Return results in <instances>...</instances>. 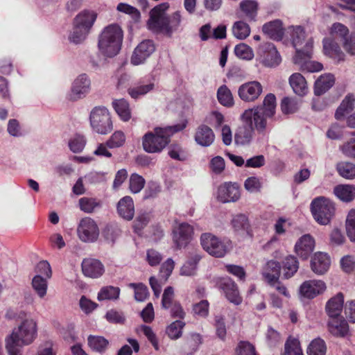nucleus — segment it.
<instances>
[{
  "mask_svg": "<svg viewBox=\"0 0 355 355\" xmlns=\"http://www.w3.org/2000/svg\"><path fill=\"white\" fill-rule=\"evenodd\" d=\"M37 323L33 318L22 320L6 338L9 355H21L22 348L31 345L37 337Z\"/></svg>",
  "mask_w": 355,
  "mask_h": 355,
  "instance_id": "nucleus-1",
  "label": "nucleus"
},
{
  "mask_svg": "<svg viewBox=\"0 0 355 355\" xmlns=\"http://www.w3.org/2000/svg\"><path fill=\"white\" fill-rule=\"evenodd\" d=\"M169 8L170 4L164 2L157 5L150 11L147 27L150 31L171 37L178 30L182 22V13L177 10L168 15L166 12Z\"/></svg>",
  "mask_w": 355,
  "mask_h": 355,
  "instance_id": "nucleus-2",
  "label": "nucleus"
},
{
  "mask_svg": "<svg viewBox=\"0 0 355 355\" xmlns=\"http://www.w3.org/2000/svg\"><path fill=\"white\" fill-rule=\"evenodd\" d=\"M182 122L173 125L156 127L142 137V147L148 153H160L170 144L171 137L186 128Z\"/></svg>",
  "mask_w": 355,
  "mask_h": 355,
  "instance_id": "nucleus-3",
  "label": "nucleus"
},
{
  "mask_svg": "<svg viewBox=\"0 0 355 355\" xmlns=\"http://www.w3.org/2000/svg\"><path fill=\"white\" fill-rule=\"evenodd\" d=\"M123 32L116 24L107 26L98 36V49L104 56L112 58L116 55L122 46Z\"/></svg>",
  "mask_w": 355,
  "mask_h": 355,
  "instance_id": "nucleus-4",
  "label": "nucleus"
},
{
  "mask_svg": "<svg viewBox=\"0 0 355 355\" xmlns=\"http://www.w3.org/2000/svg\"><path fill=\"white\" fill-rule=\"evenodd\" d=\"M311 211L317 223L326 225L329 223L333 217L335 207L330 200L320 196L315 198L311 202Z\"/></svg>",
  "mask_w": 355,
  "mask_h": 355,
  "instance_id": "nucleus-5",
  "label": "nucleus"
},
{
  "mask_svg": "<svg viewBox=\"0 0 355 355\" xmlns=\"http://www.w3.org/2000/svg\"><path fill=\"white\" fill-rule=\"evenodd\" d=\"M200 244L209 254L218 258L223 257L230 248L229 241L222 240L209 232L201 234Z\"/></svg>",
  "mask_w": 355,
  "mask_h": 355,
  "instance_id": "nucleus-6",
  "label": "nucleus"
},
{
  "mask_svg": "<svg viewBox=\"0 0 355 355\" xmlns=\"http://www.w3.org/2000/svg\"><path fill=\"white\" fill-rule=\"evenodd\" d=\"M92 129L97 133L106 135L112 129V122L109 110L105 107H95L89 116Z\"/></svg>",
  "mask_w": 355,
  "mask_h": 355,
  "instance_id": "nucleus-7",
  "label": "nucleus"
},
{
  "mask_svg": "<svg viewBox=\"0 0 355 355\" xmlns=\"http://www.w3.org/2000/svg\"><path fill=\"white\" fill-rule=\"evenodd\" d=\"M272 117L268 116L261 108L253 107L245 110L241 115V120L243 123L252 126L259 133L266 131L268 121Z\"/></svg>",
  "mask_w": 355,
  "mask_h": 355,
  "instance_id": "nucleus-8",
  "label": "nucleus"
},
{
  "mask_svg": "<svg viewBox=\"0 0 355 355\" xmlns=\"http://www.w3.org/2000/svg\"><path fill=\"white\" fill-rule=\"evenodd\" d=\"M257 60L266 67H277L282 62L279 52L270 42L260 44L257 50Z\"/></svg>",
  "mask_w": 355,
  "mask_h": 355,
  "instance_id": "nucleus-9",
  "label": "nucleus"
},
{
  "mask_svg": "<svg viewBox=\"0 0 355 355\" xmlns=\"http://www.w3.org/2000/svg\"><path fill=\"white\" fill-rule=\"evenodd\" d=\"M99 228L96 222L90 217H84L78 223L77 234L85 243H94L99 236Z\"/></svg>",
  "mask_w": 355,
  "mask_h": 355,
  "instance_id": "nucleus-10",
  "label": "nucleus"
},
{
  "mask_svg": "<svg viewBox=\"0 0 355 355\" xmlns=\"http://www.w3.org/2000/svg\"><path fill=\"white\" fill-rule=\"evenodd\" d=\"M91 90V80L86 73L78 75L73 81L67 94L68 100L77 101L85 98Z\"/></svg>",
  "mask_w": 355,
  "mask_h": 355,
  "instance_id": "nucleus-11",
  "label": "nucleus"
},
{
  "mask_svg": "<svg viewBox=\"0 0 355 355\" xmlns=\"http://www.w3.org/2000/svg\"><path fill=\"white\" fill-rule=\"evenodd\" d=\"M193 228L187 223L177 224L173 230L172 239L176 248H186L193 239Z\"/></svg>",
  "mask_w": 355,
  "mask_h": 355,
  "instance_id": "nucleus-12",
  "label": "nucleus"
},
{
  "mask_svg": "<svg viewBox=\"0 0 355 355\" xmlns=\"http://www.w3.org/2000/svg\"><path fill=\"white\" fill-rule=\"evenodd\" d=\"M155 51V45L151 40H144L134 49L130 57V64L134 66L143 64Z\"/></svg>",
  "mask_w": 355,
  "mask_h": 355,
  "instance_id": "nucleus-13",
  "label": "nucleus"
},
{
  "mask_svg": "<svg viewBox=\"0 0 355 355\" xmlns=\"http://www.w3.org/2000/svg\"><path fill=\"white\" fill-rule=\"evenodd\" d=\"M326 284L319 279H311L304 282L299 288L300 297L313 299L326 291Z\"/></svg>",
  "mask_w": 355,
  "mask_h": 355,
  "instance_id": "nucleus-14",
  "label": "nucleus"
},
{
  "mask_svg": "<svg viewBox=\"0 0 355 355\" xmlns=\"http://www.w3.org/2000/svg\"><path fill=\"white\" fill-rule=\"evenodd\" d=\"M230 224L232 230L236 236L243 239L253 236L251 225L245 214H239L233 216Z\"/></svg>",
  "mask_w": 355,
  "mask_h": 355,
  "instance_id": "nucleus-15",
  "label": "nucleus"
},
{
  "mask_svg": "<svg viewBox=\"0 0 355 355\" xmlns=\"http://www.w3.org/2000/svg\"><path fill=\"white\" fill-rule=\"evenodd\" d=\"M263 90L261 84L258 81H250L242 84L238 89L239 98L248 103L256 101Z\"/></svg>",
  "mask_w": 355,
  "mask_h": 355,
  "instance_id": "nucleus-16",
  "label": "nucleus"
},
{
  "mask_svg": "<svg viewBox=\"0 0 355 355\" xmlns=\"http://www.w3.org/2000/svg\"><path fill=\"white\" fill-rule=\"evenodd\" d=\"M240 196L239 187L236 183L225 182L218 189L217 198L221 202H236Z\"/></svg>",
  "mask_w": 355,
  "mask_h": 355,
  "instance_id": "nucleus-17",
  "label": "nucleus"
},
{
  "mask_svg": "<svg viewBox=\"0 0 355 355\" xmlns=\"http://www.w3.org/2000/svg\"><path fill=\"white\" fill-rule=\"evenodd\" d=\"M81 268L83 275L92 279L99 278L105 272L103 264L96 259H84L81 263Z\"/></svg>",
  "mask_w": 355,
  "mask_h": 355,
  "instance_id": "nucleus-18",
  "label": "nucleus"
},
{
  "mask_svg": "<svg viewBox=\"0 0 355 355\" xmlns=\"http://www.w3.org/2000/svg\"><path fill=\"white\" fill-rule=\"evenodd\" d=\"M155 88L156 84L154 79H143L135 86L129 87L128 93L132 98L138 99L152 92Z\"/></svg>",
  "mask_w": 355,
  "mask_h": 355,
  "instance_id": "nucleus-19",
  "label": "nucleus"
},
{
  "mask_svg": "<svg viewBox=\"0 0 355 355\" xmlns=\"http://www.w3.org/2000/svg\"><path fill=\"white\" fill-rule=\"evenodd\" d=\"M220 288L223 291L227 299L232 303L239 305L242 302L235 282L228 277L222 278L219 282Z\"/></svg>",
  "mask_w": 355,
  "mask_h": 355,
  "instance_id": "nucleus-20",
  "label": "nucleus"
},
{
  "mask_svg": "<svg viewBox=\"0 0 355 355\" xmlns=\"http://www.w3.org/2000/svg\"><path fill=\"white\" fill-rule=\"evenodd\" d=\"M315 248V240L310 234L302 236L295 245V252L302 259H306Z\"/></svg>",
  "mask_w": 355,
  "mask_h": 355,
  "instance_id": "nucleus-21",
  "label": "nucleus"
},
{
  "mask_svg": "<svg viewBox=\"0 0 355 355\" xmlns=\"http://www.w3.org/2000/svg\"><path fill=\"white\" fill-rule=\"evenodd\" d=\"M194 140L198 145L202 147H209L214 143L215 135L209 126L201 124L196 129Z\"/></svg>",
  "mask_w": 355,
  "mask_h": 355,
  "instance_id": "nucleus-22",
  "label": "nucleus"
},
{
  "mask_svg": "<svg viewBox=\"0 0 355 355\" xmlns=\"http://www.w3.org/2000/svg\"><path fill=\"white\" fill-rule=\"evenodd\" d=\"M322 43L323 52L324 55L333 59L337 62L343 61L345 60V54L341 50L338 44L333 38H324Z\"/></svg>",
  "mask_w": 355,
  "mask_h": 355,
  "instance_id": "nucleus-23",
  "label": "nucleus"
},
{
  "mask_svg": "<svg viewBox=\"0 0 355 355\" xmlns=\"http://www.w3.org/2000/svg\"><path fill=\"white\" fill-rule=\"evenodd\" d=\"M331 265L330 257L324 252H315L311 259V268L312 271L317 275L324 274Z\"/></svg>",
  "mask_w": 355,
  "mask_h": 355,
  "instance_id": "nucleus-24",
  "label": "nucleus"
},
{
  "mask_svg": "<svg viewBox=\"0 0 355 355\" xmlns=\"http://www.w3.org/2000/svg\"><path fill=\"white\" fill-rule=\"evenodd\" d=\"M303 53V52L297 50L293 58V62L295 64L300 65V69L302 71L315 73L322 70L323 65L320 62L311 60L310 58L306 56L302 57Z\"/></svg>",
  "mask_w": 355,
  "mask_h": 355,
  "instance_id": "nucleus-25",
  "label": "nucleus"
},
{
  "mask_svg": "<svg viewBox=\"0 0 355 355\" xmlns=\"http://www.w3.org/2000/svg\"><path fill=\"white\" fill-rule=\"evenodd\" d=\"M96 18L97 14L95 11L84 10L75 17L73 23L75 26H78L90 33Z\"/></svg>",
  "mask_w": 355,
  "mask_h": 355,
  "instance_id": "nucleus-26",
  "label": "nucleus"
},
{
  "mask_svg": "<svg viewBox=\"0 0 355 355\" xmlns=\"http://www.w3.org/2000/svg\"><path fill=\"white\" fill-rule=\"evenodd\" d=\"M344 296L338 293L331 297L326 303L325 311L330 318L340 317L343 309Z\"/></svg>",
  "mask_w": 355,
  "mask_h": 355,
  "instance_id": "nucleus-27",
  "label": "nucleus"
},
{
  "mask_svg": "<svg viewBox=\"0 0 355 355\" xmlns=\"http://www.w3.org/2000/svg\"><path fill=\"white\" fill-rule=\"evenodd\" d=\"M202 259L200 252L195 251L190 253L188 259L180 268V274L182 276H194L197 273L198 265Z\"/></svg>",
  "mask_w": 355,
  "mask_h": 355,
  "instance_id": "nucleus-28",
  "label": "nucleus"
},
{
  "mask_svg": "<svg viewBox=\"0 0 355 355\" xmlns=\"http://www.w3.org/2000/svg\"><path fill=\"white\" fill-rule=\"evenodd\" d=\"M118 214L126 220H131L135 216V205L130 196H125L117 203Z\"/></svg>",
  "mask_w": 355,
  "mask_h": 355,
  "instance_id": "nucleus-29",
  "label": "nucleus"
},
{
  "mask_svg": "<svg viewBox=\"0 0 355 355\" xmlns=\"http://www.w3.org/2000/svg\"><path fill=\"white\" fill-rule=\"evenodd\" d=\"M288 82L295 94L300 96H304L308 94L309 87L307 82L301 73H293L289 77Z\"/></svg>",
  "mask_w": 355,
  "mask_h": 355,
  "instance_id": "nucleus-30",
  "label": "nucleus"
},
{
  "mask_svg": "<svg viewBox=\"0 0 355 355\" xmlns=\"http://www.w3.org/2000/svg\"><path fill=\"white\" fill-rule=\"evenodd\" d=\"M263 33L275 40H281L284 35V28L281 20L275 19L266 23L263 27Z\"/></svg>",
  "mask_w": 355,
  "mask_h": 355,
  "instance_id": "nucleus-31",
  "label": "nucleus"
},
{
  "mask_svg": "<svg viewBox=\"0 0 355 355\" xmlns=\"http://www.w3.org/2000/svg\"><path fill=\"white\" fill-rule=\"evenodd\" d=\"M328 327L329 332L335 336L343 337L349 331L348 324L342 317L331 318Z\"/></svg>",
  "mask_w": 355,
  "mask_h": 355,
  "instance_id": "nucleus-32",
  "label": "nucleus"
},
{
  "mask_svg": "<svg viewBox=\"0 0 355 355\" xmlns=\"http://www.w3.org/2000/svg\"><path fill=\"white\" fill-rule=\"evenodd\" d=\"M334 82V77L331 73H327L320 76L315 83V94L317 96L323 94L333 86Z\"/></svg>",
  "mask_w": 355,
  "mask_h": 355,
  "instance_id": "nucleus-33",
  "label": "nucleus"
},
{
  "mask_svg": "<svg viewBox=\"0 0 355 355\" xmlns=\"http://www.w3.org/2000/svg\"><path fill=\"white\" fill-rule=\"evenodd\" d=\"M280 265L276 261H269L263 266L262 270V275L265 280L269 282H273L275 280H278L280 273Z\"/></svg>",
  "mask_w": 355,
  "mask_h": 355,
  "instance_id": "nucleus-34",
  "label": "nucleus"
},
{
  "mask_svg": "<svg viewBox=\"0 0 355 355\" xmlns=\"http://www.w3.org/2000/svg\"><path fill=\"white\" fill-rule=\"evenodd\" d=\"M115 112L123 121H128L131 119V110L129 103L124 98L115 99L112 103Z\"/></svg>",
  "mask_w": 355,
  "mask_h": 355,
  "instance_id": "nucleus-35",
  "label": "nucleus"
},
{
  "mask_svg": "<svg viewBox=\"0 0 355 355\" xmlns=\"http://www.w3.org/2000/svg\"><path fill=\"white\" fill-rule=\"evenodd\" d=\"M80 209L86 213L92 214L102 207V201L93 197H83L78 200Z\"/></svg>",
  "mask_w": 355,
  "mask_h": 355,
  "instance_id": "nucleus-36",
  "label": "nucleus"
},
{
  "mask_svg": "<svg viewBox=\"0 0 355 355\" xmlns=\"http://www.w3.org/2000/svg\"><path fill=\"white\" fill-rule=\"evenodd\" d=\"M254 129L249 124L243 123L240 126L235 133L234 141L236 144L245 145L250 142L252 139Z\"/></svg>",
  "mask_w": 355,
  "mask_h": 355,
  "instance_id": "nucleus-37",
  "label": "nucleus"
},
{
  "mask_svg": "<svg viewBox=\"0 0 355 355\" xmlns=\"http://www.w3.org/2000/svg\"><path fill=\"white\" fill-rule=\"evenodd\" d=\"M334 193L343 202H350L355 198V186L339 184L334 187Z\"/></svg>",
  "mask_w": 355,
  "mask_h": 355,
  "instance_id": "nucleus-38",
  "label": "nucleus"
},
{
  "mask_svg": "<svg viewBox=\"0 0 355 355\" xmlns=\"http://www.w3.org/2000/svg\"><path fill=\"white\" fill-rule=\"evenodd\" d=\"M354 105L355 96L353 94H347L336 110L335 117L338 120L342 119L345 114L351 112L354 110Z\"/></svg>",
  "mask_w": 355,
  "mask_h": 355,
  "instance_id": "nucleus-39",
  "label": "nucleus"
},
{
  "mask_svg": "<svg viewBox=\"0 0 355 355\" xmlns=\"http://www.w3.org/2000/svg\"><path fill=\"white\" fill-rule=\"evenodd\" d=\"M287 32L291 37L293 45L297 53L299 47H301L304 42L305 37L304 30L300 26H291L287 28Z\"/></svg>",
  "mask_w": 355,
  "mask_h": 355,
  "instance_id": "nucleus-40",
  "label": "nucleus"
},
{
  "mask_svg": "<svg viewBox=\"0 0 355 355\" xmlns=\"http://www.w3.org/2000/svg\"><path fill=\"white\" fill-rule=\"evenodd\" d=\"M40 275H35L31 282V286L37 296L42 299L47 293L48 290V280Z\"/></svg>",
  "mask_w": 355,
  "mask_h": 355,
  "instance_id": "nucleus-41",
  "label": "nucleus"
},
{
  "mask_svg": "<svg viewBox=\"0 0 355 355\" xmlns=\"http://www.w3.org/2000/svg\"><path fill=\"white\" fill-rule=\"evenodd\" d=\"M299 268L297 259L293 256H288L283 261V275L286 279L293 277Z\"/></svg>",
  "mask_w": 355,
  "mask_h": 355,
  "instance_id": "nucleus-42",
  "label": "nucleus"
},
{
  "mask_svg": "<svg viewBox=\"0 0 355 355\" xmlns=\"http://www.w3.org/2000/svg\"><path fill=\"white\" fill-rule=\"evenodd\" d=\"M120 288L119 287L107 286L101 288L98 293V301L116 300L119 297Z\"/></svg>",
  "mask_w": 355,
  "mask_h": 355,
  "instance_id": "nucleus-43",
  "label": "nucleus"
},
{
  "mask_svg": "<svg viewBox=\"0 0 355 355\" xmlns=\"http://www.w3.org/2000/svg\"><path fill=\"white\" fill-rule=\"evenodd\" d=\"M217 98L218 102L223 106L231 107L234 105V101L230 89L226 85L220 86L217 91Z\"/></svg>",
  "mask_w": 355,
  "mask_h": 355,
  "instance_id": "nucleus-44",
  "label": "nucleus"
},
{
  "mask_svg": "<svg viewBox=\"0 0 355 355\" xmlns=\"http://www.w3.org/2000/svg\"><path fill=\"white\" fill-rule=\"evenodd\" d=\"M327 345L324 340L320 338L313 339L308 346V355H326Z\"/></svg>",
  "mask_w": 355,
  "mask_h": 355,
  "instance_id": "nucleus-45",
  "label": "nucleus"
},
{
  "mask_svg": "<svg viewBox=\"0 0 355 355\" xmlns=\"http://www.w3.org/2000/svg\"><path fill=\"white\" fill-rule=\"evenodd\" d=\"M282 355H304L300 341L294 337H288L284 345V352Z\"/></svg>",
  "mask_w": 355,
  "mask_h": 355,
  "instance_id": "nucleus-46",
  "label": "nucleus"
},
{
  "mask_svg": "<svg viewBox=\"0 0 355 355\" xmlns=\"http://www.w3.org/2000/svg\"><path fill=\"white\" fill-rule=\"evenodd\" d=\"M87 341L90 348L99 353L104 352L109 344L108 340L102 336H89Z\"/></svg>",
  "mask_w": 355,
  "mask_h": 355,
  "instance_id": "nucleus-47",
  "label": "nucleus"
},
{
  "mask_svg": "<svg viewBox=\"0 0 355 355\" xmlns=\"http://www.w3.org/2000/svg\"><path fill=\"white\" fill-rule=\"evenodd\" d=\"M232 31L236 38L243 40L250 35V28L247 23L238 21L233 24Z\"/></svg>",
  "mask_w": 355,
  "mask_h": 355,
  "instance_id": "nucleus-48",
  "label": "nucleus"
},
{
  "mask_svg": "<svg viewBox=\"0 0 355 355\" xmlns=\"http://www.w3.org/2000/svg\"><path fill=\"white\" fill-rule=\"evenodd\" d=\"M338 174L345 179L355 178V164L349 162H342L337 164Z\"/></svg>",
  "mask_w": 355,
  "mask_h": 355,
  "instance_id": "nucleus-49",
  "label": "nucleus"
},
{
  "mask_svg": "<svg viewBox=\"0 0 355 355\" xmlns=\"http://www.w3.org/2000/svg\"><path fill=\"white\" fill-rule=\"evenodd\" d=\"M89 33H90L86 30L78 26H75V24L73 23V29L69 35L68 38L70 42L78 44L83 42Z\"/></svg>",
  "mask_w": 355,
  "mask_h": 355,
  "instance_id": "nucleus-50",
  "label": "nucleus"
},
{
  "mask_svg": "<svg viewBox=\"0 0 355 355\" xmlns=\"http://www.w3.org/2000/svg\"><path fill=\"white\" fill-rule=\"evenodd\" d=\"M261 108L267 115L274 116L276 110V97L273 94H268L263 101V105L256 107Z\"/></svg>",
  "mask_w": 355,
  "mask_h": 355,
  "instance_id": "nucleus-51",
  "label": "nucleus"
},
{
  "mask_svg": "<svg viewBox=\"0 0 355 355\" xmlns=\"http://www.w3.org/2000/svg\"><path fill=\"white\" fill-rule=\"evenodd\" d=\"M225 121L224 115L218 111H212L205 117V122L216 130L222 128Z\"/></svg>",
  "mask_w": 355,
  "mask_h": 355,
  "instance_id": "nucleus-52",
  "label": "nucleus"
},
{
  "mask_svg": "<svg viewBox=\"0 0 355 355\" xmlns=\"http://www.w3.org/2000/svg\"><path fill=\"white\" fill-rule=\"evenodd\" d=\"M184 325V322L176 320L166 327V333L171 339L177 340L182 336Z\"/></svg>",
  "mask_w": 355,
  "mask_h": 355,
  "instance_id": "nucleus-53",
  "label": "nucleus"
},
{
  "mask_svg": "<svg viewBox=\"0 0 355 355\" xmlns=\"http://www.w3.org/2000/svg\"><path fill=\"white\" fill-rule=\"evenodd\" d=\"M234 53L240 59L251 60L254 54L252 49L245 43H240L234 47Z\"/></svg>",
  "mask_w": 355,
  "mask_h": 355,
  "instance_id": "nucleus-54",
  "label": "nucleus"
},
{
  "mask_svg": "<svg viewBox=\"0 0 355 355\" xmlns=\"http://www.w3.org/2000/svg\"><path fill=\"white\" fill-rule=\"evenodd\" d=\"M240 9L248 18L254 19L257 15V3L252 0H243L240 3Z\"/></svg>",
  "mask_w": 355,
  "mask_h": 355,
  "instance_id": "nucleus-55",
  "label": "nucleus"
},
{
  "mask_svg": "<svg viewBox=\"0 0 355 355\" xmlns=\"http://www.w3.org/2000/svg\"><path fill=\"white\" fill-rule=\"evenodd\" d=\"M299 107L300 103L295 98L284 97L282 100L281 109L284 114H293L299 109Z\"/></svg>",
  "mask_w": 355,
  "mask_h": 355,
  "instance_id": "nucleus-56",
  "label": "nucleus"
},
{
  "mask_svg": "<svg viewBox=\"0 0 355 355\" xmlns=\"http://www.w3.org/2000/svg\"><path fill=\"white\" fill-rule=\"evenodd\" d=\"M116 10L129 15L135 21L140 19L141 13L139 10L128 3H119L116 6Z\"/></svg>",
  "mask_w": 355,
  "mask_h": 355,
  "instance_id": "nucleus-57",
  "label": "nucleus"
},
{
  "mask_svg": "<svg viewBox=\"0 0 355 355\" xmlns=\"http://www.w3.org/2000/svg\"><path fill=\"white\" fill-rule=\"evenodd\" d=\"M345 229L348 238L352 242H355V209H351L347 216Z\"/></svg>",
  "mask_w": 355,
  "mask_h": 355,
  "instance_id": "nucleus-58",
  "label": "nucleus"
},
{
  "mask_svg": "<svg viewBox=\"0 0 355 355\" xmlns=\"http://www.w3.org/2000/svg\"><path fill=\"white\" fill-rule=\"evenodd\" d=\"M144 178L137 173H132L129 180V188L132 193H139L144 187Z\"/></svg>",
  "mask_w": 355,
  "mask_h": 355,
  "instance_id": "nucleus-59",
  "label": "nucleus"
},
{
  "mask_svg": "<svg viewBox=\"0 0 355 355\" xmlns=\"http://www.w3.org/2000/svg\"><path fill=\"white\" fill-rule=\"evenodd\" d=\"M86 144V139L84 136L75 135L71 137L69 141L68 146L69 149L75 153L81 152Z\"/></svg>",
  "mask_w": 355,
  "mask_h": 355,
  "instance_id": "nucleus-60",
  "label": "nucleus"
},
{
  "mask_svg": "<svg viewBox=\"0 0 355 355\" xmlns=\"http://www.w3.org/2000/svg\"><path fill=\"white\" fill-rule=\"evenodd\" d=\"M214 326L217 336L224 340L226 337L227 330L225 324V318L222 315H216L214 317Z\"/></svg>",
  "mask_w": 355,
  "mask_h": 355,
  "instance_id": "nucleus-61",
  "label": "nucleus"
},
{
  "mask_svg": "<svg viewBox=\"0 0 355 355\" xmlns=\"http://www.w3.org/2000/svg\"><path fill=\"white\" fill-rule=\"evenodd\" d=\"M129 286L135 290V298L137 301L143 302L148 297V288L144 284L130 283Z\"/></svg>",
  "mask_w": 355,
  "mask_h": 355,
  "instance_id": "nucleus-62",
  "label": "nucleus"
},
{
  "mask_svg": "<svg viewBox=\"0 0 355 355\" xmlns=\"http://www.w3.org/2000/svg\"><path fill=\"white\" fill-rule=\"evenodd\" d=\"M125 141V134L122 131L114 132L107 141V145L110 148L122 146Z\"/></svg>",
  "mask_w": 355,
  "mask_h": 355,
  "instance_id": "nucleus-63",
  "label": "nucleus"
},
{
  "mask_svg": "<svg viewBox=\"0 0 355 355\" xmlns=\"http://www.w3.org/2000/svg\"><path fill=\"white\" fill-rule=\"evenodd\" d=\"M236 352V355H257L254 346L248 341L239 342Z\"/></svg>",
  "mask_w": 355,
  "mask_h": 355,
  "instance_id": "nucleus-64",
  "label": "nucleus"
}]
</instances>
